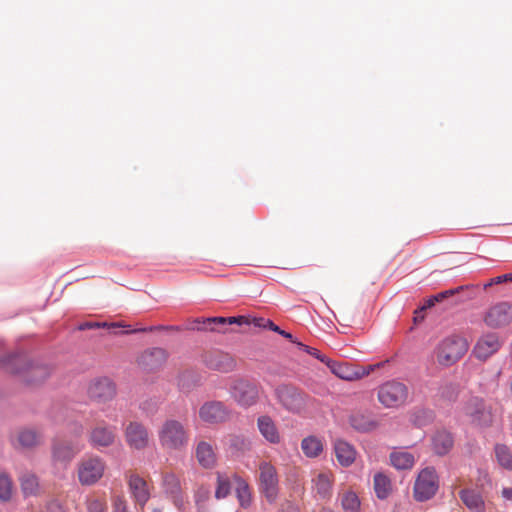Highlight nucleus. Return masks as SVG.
I'll return each mask as SVG.
<instances>
[{
  "instance_id": "nucleus-1",
  "label": "nucleus",
  "mask_w": 512,
  "mask_h": 512,
  "mask_svg": "<svg viewBox=\"0 0 512 512\" xmlns=\"http://www.w3.org/2000/svg\"><path fill=\"white\" fill-rule=\"evenodd\" d=\"M160 447L167 453L182 452L187 449L190 432L184 422L175 419H165L157 429Z\"/></svg>"
},
{
  "instance_id": "nucleus-2",
  "label": "nucleus",
  "mask_w": 512,
  "mask_h": 512,
  "mask_svg": "<svg viewBox=\"0 0 512 512\" xmlns=\"http://www.w3.org/2000/svg\"><path fill=\"white\" fill-rule=\"evenodd\" d=\"M0 362L9 373L21 375L30 384L40 383L50 375L48 366L32 363L25 354L6 356Z\"/></svg>"
},
{
  "instance_id": "nucleus-3",
  "label": "nucleus",
  "mask_w": 512,
  "mask_h": 512,
  "mask_svg": "<svg viewBox=\"0 0 512 512\" xmlns=\"http://www.w3.org/2000/svg\"><path fill=\"white\" fill-rule=\"evenodd\" d=\"M469 344L465 338L450 335L442 339L434 349V357L441 367H451L468 351Z\"/></svg>"
},
{
  "instance_id": "nucleus-4",
  "label": "nucleus",
  "mask_w": 512,
  "mask_h": 512,
  "mask_svg": "<svg viewBox=\"0 0 512 512\" xmlns=\"http://www.w3.org/2000/svg\"><path fill=\"white\" fill-rule=\"evenodd\" d=\"M106 470L107 464L102 457L87 454L77 463V479L82 486H93L104 477Z\"/></svg>"
},
{
  "instance_id": "nucleus-5",
  "label": "nucleus",
  "mask_w": 512,
  "mask_h": 512,
  "mask_svg": "<svg viewBox=\"0 0 512 512\" xmlns=\"http://www.w3.org/2000/svg\"><path fill=\"white\" fill-rule=\"evenodd\" d=\"M463 414L469 419L471 425L477 428H488L494 422L492 406L479 397H470L462 407Z\"/></svg>"
},
{
  "instance_id": "nucleus-6",
  "label": "nucleus",
  "mask_w": 512,
  "mask_h": 512,
  "mask_svg": "<svg viewBox=\"0 0 512 512\" xmlns=\"http://www.w3.org/2000/svg\"><path fill=\"white\" fill-rule=\"evenodd\" d=\"M439 488V476L434 467H425L418 473L413 496L416 501L424 502L431 499Z\"/></svg>"
},
{
  "instance_id": "nucleus-7",
  "label": "nucleus",
  "mask_w": 512,
  "mask_h": 512,
  "mask_svg": "<svg viewBox=\"0 0 512 512\" xmlns=\"http://www.w3.org/2000/svg\"><path fill=\"white\" fill-rule=\"evenodd\" d=\"M275 396L282 408L290 413L298 414L306 407L307 395L293 385H279L275 389Z\"/></svg>"
},
{
  "instance_id": "nucleus-8",
  "label": "nucleus",
  "mask_w": 512,
  "mask_h": 512,
  "mask_svg": "<svg viewBox=\"0 0 512 512\" xmlns=\"http://www.w3.org/2000/svg\"><path fill=\"white\" fill-rule=\"evenodd\" d=\"M408 396L407 387L397 381H389L378 389V400L387 408H396L405 403Z\"/></svg>"
},
{
  "instance_id": "nucleus-9",
  "label": "nucleus",
  "mask_w": 512,
  "mask_h": 512,
  "mask_svg": "<svg viewBox=\"0 0 512 512\" xmlns=\"http://www.w3.org/2000/svg\"><path fill=\"white\" fill-rule=\"evenodd\" d=\"M278 474L272 463L262 461L259 463V487L268 502L272 503L278 495Z\"/></svg>"
},
{
  "instance_id": "nucleus-10",
  "label": "nucleus",
  "mask_w": 512,
  "mask_h": 512,
  "mask_svg": "<svg viewBox=\"0 0 512 512\" xmlns=\"http://www.w3.org/2000/svg\"><path fill=\"white\" fill-rule=\"evenodd\" d=\"M124 477L135 505L143 509L151 497V489L148 482L134 470L126 471Z\"/></svg>"
},
{
  "instance_id": "nucleus-11",
  "label": "nucleus",
  "mask_w": 512,
  "mask_h": 512,
  "mask_svg": "<svg viewBox=\"0 0 512 512\" xmlns=\"http://www.w3.org/2000/svg\"><path fill=\"white\" fill-rule=\"evenodd\" d=\"M231 397L243 407H250L257 402L258 388L245 379H234L230 385Z\"/></svg>"
},
{
  "instance_id": "nucleus-12",
  "label": "nucleus",
  "mask_w": 512,
  "mask_h": 512,
  "mask_svg": "<svg viewBox=\"0 0 512 512\" xmlns=\"http://www.w3.org/2000/svg\"><path fill=\"white\" fill-rule=\"evenodd\" d=\"M127 445L133 450H144L149 446L150 436L147 427L139 421H130L124 428Z\"/></svg>"
},
{
  "instance_id": "nucleus-13",
  "label": "nucleus",
  "mask_w": 512,
  "mask_h": 512,
  "mask_svg": "<svg viewBox=\"0 0 512 512\" xmlns=\"http://www.w3.org/2000/svg\"><path fill=\"white\" fill-rule=\"evenodd\" d=\"M204 365L214 371L229 373L236 369V359L227 352L221 350L207 351L202 355Z\"/></svg>"
},
{
  "instance_id": "nucleus-14",
  "label": "nucleus",
  "mask_w": 512,
  "mask_h": 512,
  "mask_svg": "<svg viewBox=\"0 0 512 512\" xmlns=\"http://www.w3.org/2000/svg\"><path fill=\"white\" fill-rule=\"evenodd\" d=\"M483 321L493 329L509 325L512 323V304L508 302L496 303L485 312Z\"/></svg>"
},
{
  "instance_id": "nucleus-15",
  "label": "nucleus",
  "mask_w": 512,
  "mask_h": 512,
  "mask_svg": "<svg viewBox=\"0 0 512 512\" xmlns=\"http://www.w3.org/2000/svg\"><path fill=\"white\" fill-rule=\"evenodd\" d=\"M117 438L116 427L105 421L98 422L89 432L88 440L94 448H106L112 446Z\"/></svg>"
},
{
  "instance_id": "nucleus-16",
  "label": "nucleus",
  "mask_w": 512,
  "mask_h": 512,
  "mask_svg": "<svg viewBox=\"0 0 512 512\" xmlns=\"http://www.w3.org/2000/svg\"><path fill=\"white\" fill-rule=\"evenodd\" d=\"M502 346V341L498 334L488 332L483 334L476 342L473 348V355L481 361H486L496 354Z\"/></svg>"
},
{
  "instance_id": "nucleus-17",
  "label": "nucleus",
  "mask_w": 512,
  "mask_h": 512,
  "mask_svg": "<svg viewBox=\"0 0 512 512\" xmlns=\"http://www.w3.org/2000/svg\"><path fill=\"white\" fill-rule=\"evenodd\" d=\"M89 398L96 403H106L116 396V386L109 378H99L88 388Z\"/></svg>"
},
{
  "instance_id": "nucleus-18",
  "label": "nucleus",
  "mask_w": 512,
  "mask_h": 512,
  "mask_svg": "<svg viewBox=\"0 0 512 512\" xmlns=\"http://www.w3.org/2000/svg\"><path fill=\"white\" fill-rule=\"evenodd\" d=\"M200 419L208 424L225 422L230 417L229 409L220 401L204 403L199 409Z\"/></svg>"
},
{
  "instance_id": "nucleus-19",
  "label": "nucleus",
  "mask_w": 512,
  "mask_h": 512,
  "mask_svg": "<svg viewBox=\"0 0 512 512\" xmlns=\"http://www.w3.org/2000/svg\"><path fill=\"white\" fill-rule=\"evenodd\" d=\"M167 360V352L162 348H152L144 351L138 357V365L146 371H154L164 365Z\"/></svg>"
},
{
  "instance_id": "nucleus-20",
  "label": "nucleus",
  "mask_w": 512,
  "mask_h": 512,
  "mask_svg": "<svg viewBox=\"0 0 512 512\" xmlns=\"http://www.w3.org/2000/svg\"><path fill=\"white\" fill-rule=\"evenodd\" d=\"M333 449L336 460L342 467H349L355 462L357 451L349 442L337 438L333 441Z\"/></svg>"
},
{
  "instance_id": "nucleus-21",
  "label": "nucleus",
  "mask_w": 512,
  "mask_h": 512,
  "mask_svg": "<svg viewBox=\"0 0 512 512\" xmlns=\"http://www.w3.org/2000/svg\"><path fill=\"white\" fill-rule=\"evenodd\" d=\"M454 446V437L451 432L442 429L436 431L431 437V447L438 456L447 455Z\"/></svg>"
},
{
  "instance_id": "nucleus-22",
  "label": "nucleus",
  "mask_w": 512,
  "mask_h": 512,
  "mask_svg": "<svg viewBox=\"0 0 512 512\" xmlns=\"http://www.w3.org/2000/svg\"><path fill=\"white\" fill-rule=\"evenodd\" d=\"M459 498L471 512H486V504L481 493L473 488L459 491Z\"/></svg>"
},
{
  "instance_id": "nucleus-23",
  "label": "nucleus",
  "mask_w": 512,
  "mask_h": 512,
  "mask_svg": "<svg viewBox=\"0 0 512 512\" xmlns=\"http://www.w3.org/2000/svg\"><path fill=\"white\" fill-rule=\"evenodd\" d=\"M257 427L260 434L271 444H279L281 435L274 420L267 415H262L257 419Z\"/></svg>"
},
{
  "instance_id": "nucleus-24",
  "label": "nucleus",
  "mask_w": 512,
  "mask_h": 512,
  "mask_svg": "<svg viewBox=\"0 0 512 512\" xmlns=\"http://www.w3.org/2000/svg\"><path fill=\"white\" fill-rule=\"evenodd\" d=\"M313 490L316 495L323 500H328L332 496L333 474L331 472L318 473L312 480Z\"/></svg>"
},
{
  "instance_id": "nucleus-25",
  "label": "nucleus",
  "mask_w": 512,
  "mask_h": 512,
  "mask_svg": "<svg viewBox=\"0 0 512 512\" xmlns=\"http://www.w3.org/2000/svg\"><path fill=\"white\" fill-rule=\"evenodd\" d=\"M198 463L205 469L213 468L217 462L216 453L212 445L206 441H200L195 450Z\"/></svg>"
},
{
  "instance_id": "nucleus-26",
  "label": "nucleus",
  "mask_w": 512,
  "mask_h": 512,
  "mask_svg": "<svg viewBox=\"0 0 512 512\" xmlns=\"http://www.w3.org/2000/svg\"><path fill=\"white\" fill-rule=\"evenodd\" d=\"M327 366L334 375L343 380L352 381L360 378V373L348 363L327 360Z\"/></svg>"
},
{
  "instance_id": "nucleus-27",
  "label": "nucleus",
  "mask_w": 512,
  "mask_h": 512,
  "mask_svg": "<svg viewBox=\"0 0 512 512\" xmlns=\"http://www.w3.org/2000/svg\"><path fill=\"white\" fill-rule=\"evenodd\" d=\"M79 451L71 444L64 441H57L53 444V458L60 462H69Z\"/></svg>"
},
{
  "instance_id": "nucleus-28",
  "label": "nucleus",
  "mask_w": 512,
  "mask_h": 512,
  "mask_svg": "<svg viewBox=\"0 0 512 512\" xmlns=\"http://www.w3.org/2000/svg\"><path fill=\"white\" fill-rule=\"evenodd\" d=\"M21 490L25 496H37L40 494L38 477L32 472H24L20 478Z\"/></svg>"
},
{
  "instance_id": "nucleus-29",
  "label": "nucleus",
  "mask_w": 512,
  "mask_h": 512,
  "mask_svg": "<svg viewBox=\"0 0 512 512\" xmlns=\"http://www.w3.org/2000/svg\"><path fill=\"white\" fill-rule=\"evenodd\" d=\"M390 463L398 470H408L414 466L415 457L407 451H394L390 454Z\"/></svg>"
},
{
  "instance_id": "nucleus-30",
  "label": "nucleus",
  "mask_w": 512,
  "mask_h": 512,
  "mask_svg": "<svg viewBox=\"0 0 512 512\" xmlns=\"http://www.w3.org/2000/svg\"><path fill=\"white\" fill-rule=\"evenodd\" d=\"M301 449L305 456L309 458H316L323 451V443L316 436H308L302 440Z\"/></svg>"
},
{
  "instance_id": "nucleus-31",
  "label": "nucleus",
  "mask_w": 512,
  "mask_h": 512,
  "mask_svg": "<svg viewBox=\"0 0 512 512\" xmlns=\"http://www.w3.org/2000/svg\"><path fill=\"white\" fill-rule=\"evenodd\" d=\"M250 319L246 316H237V317H213L208 318L204 321V324H206V328L210 329L211 331H215L216 327L212 325H226V324H238V325H249Z\"/></svg>"
},
{
  "instance_id": "nucleus-32",
  "label": "nucleus",
  "mask_w": 512,
  "mask_h": 512,
  "mask_svg": "<svg viewBox=\"0 0 512 512\" xmlns=\"http://www.w3.org/2000/svg\"><path fill=\"white\" fill-rule=\"evenodd\" d=\"M236 481V496L239 501V504L243 508H247L251 504V492L249 485L246 481L238 477L237 475L233 476Z\"/></svg>"
},
{
  "instance_id": "nucleus-33",
  "label": "nucleus",
  "mask_w": 512,
  "mask_h": 512,
  "mask_svg": "<svg viewBox=\"0 0 512 512\" xmlns=\"http://www.w3.org/2000/svg\"><path fill=\"white\" fill-rule=\"evenodd\" d=\"M374 490L379 499H386L391 492V481L382 473L374 476Z\"/></svg>"
},
{
  "instance_id": "nucleus-34",
  "label": "nucleus",
  "mask_w": 512,
  "mask_h": 512,
  "mask_svg": "<svg viewBox=\"0 0 512 512\" xmlns=\"http://www.w3.org/2000/svg\"><path fill=\"white\" fill-rule=\"evenodd\" d=\"M341 507L344 512H359L360 511V500L357 494L353 491H346L341 495L340 498Z\"/></svg>"
},
{
  "instance_id": "nucleus-35",
  "label": "nucleus",
  "mask_w": 512,
  "mask_h": 512,
  "mask_svg": "<svg viewBox=\"0 0 512 512\" xmlns=\"http://www.w3.org/2000/svg\"><path fill=\"white\" fill-rule=\"evenodd\" d=\"M41 436L34 430L24 429L17 435V441L23 448H31L40 443Z\"/></svg>"
},
{
  "instance_id": "nucleus-36",
  "label": "nucleus",
  "mask_w": 512,
  "mask_h": 512,
  "mask_svg": "<svg viewBox=\"0 0 512 512\" xmlns=\"http://www.w3.org/2000/svg\"><path fill=\"white\" fill-rule=\"evenodd\" d=\"M230 491H231L230 478L226 474L217 472L215 498L218 500L224 499L230 494Z\"/></svg>"
},
{
  "instance_id": "nucleus-37",
  "label": "nucleus",
  "mask_w": 512,
  "mask_h": 512,
  "mask_svg": "<svg viewBox=\"0 0 512 512\" xmlns=\"http://www.w3.org/2000/svg\"><path fill=\"white\" fill-rule=\"evenodd\" d=\"M495 456L501 467L507 470H512V453L508 446L504 444H497L495 446Z\"/></svg>"
},
{
  "instance_id": "nucleus-38",
  "label": "nucleus",
  "mask_w": 512,
  "mask_h": 512,
  "mask_svg": "<svg viewBox=\"0 0 512 512\" xmlns=\"http://www.w3.org/2000/svg\"><path fill=\"white\" fill-rule=\"evenodd\" d=\"M227 444L230 449L235 452H245L250 449V442L247 438L241 435H229L227 437Z\"/></svg>"
},
{
  "instance_id": "nucleus-39",
  "label": "nucleus",
  "mask_w": 512,
  "mask_h": 512,
  "mask_svg": "<svg viewBox=\"0 0 512 512\" xmlns=\"http://www.w3.org/2000/svg\"><path fill=\"white\" fill-rule=\"evenodd\" d=\"M162 484L168 493L176 494L180 491V481L178 477L172 472L163 474Z\"/></svg>"
},
{
  "instance_id": "nucleus-40",
  "label": "nucleus",
  "mask_w": 512,
  "mask_h": 512,
  "mask_svg": "<svg viewBox=\"0 0 512 512\" xmlns=\"http://www.w3.org/2000/svg\"><path fill=\"white\" fill-rule=\"evenodd\" d=\"M350 424L353 428L361 432H368L376 427L373 421L364 419L362 416L353 415L350 417Z\"/></svg>"
},
{
  "instance_id": "nucleus-41",
  "label": "nucleus",
  "mask_w": 512,
  "mask_h": 512,
  "mask_svg": "<svg viewBox=\"0 0 512 512\" xmlns=\"http://www.w3.org/2000/svg\"><path fill=\"white\" fill-rule=\"evenodd\" d=\"M13 484L11 478L6 474H0V500L7 501L11 498Z\"/></svg>"
},
{
  "instance_id": "nucleus-42",
  "label": "nucleus",
  "mask_w": 512,
  "mask_h": 512,
  "mask_svg": "<svg viewBox=\"0 0 512 512\" xmlns=\"http://www.w3.org/2000/svg\"><path fill=\"white\" fill-rule=\"evenodd\" d=\"M88 512H107V503L105 498L90 496L86 500Z\"/></svg>"
},
{
  "instance_id": "nucleus-43",
  "label": "nucleus",
  "mask_w": 512,
  "mask_h": 512,
  "mask_svg": "<svg viewBox=\"0 0 512 512\" xmlns=\"http://www.w3.org/2000/svg\"><path fill=\"white\" fill-rule=\"evenodd\" d=\"M112 512H131L129 503L124 494H115L111 497Z\"/></svg>"
},
{
  "instance_id": "nucleus-44",
  "label": "nucleus",
  "mask_w": 512,
  "mask_h": 512,
  "mask_svg": "<svg viewBox=\"0 0 512 512\" xmlns=\"http://www.w3.org/2000/svg\"><path fill=\"white\" fill-rule=\"evenodd\" d=\"M210 498V491L208 488L200 487L195 494V504L198 510H202L205 507L206 502Z\"/></svg>"
},
{
  "instance_id": "nucleus-45",
  "label": "nucleus",
  "mask_w": 512,
  "mask_h": 512,
  "mask_svg": "<svg viewBox=\"0 0 512 512\" xmlns=\"http://www.w3.org/2000/svg\"><path fill=\"white\" fill-rule=\"evenodd\" d=\"M251 323L256 327L268 328L272 331H278V326L275 325L272 321L265 318H254Z\"/></svg>"
},
{
  "instance_id": "nucleus-46",
  "label": "nucleus",
  "mask_w": 512,
  "mask_h": 512,
  "mask_svg": "<svg viewBox=\"0 0 512 512\" xmlns=\"http://www.w3.org/2000/svg\"><path fill=\"white\" fill-rule=\"evenodd\" d=\"M457 394H458V388L453 384L444 386L441 391L442 397L448 398L449 400L456 399Z\"/></svg>"
},
{
  "instance_id": "nucleus-47",
  "label": "nucleus",
  "mask_w": 512,
  "mask_h": 512,
  "mask_svg": "<svg viewBox=\"0 0 512 512\" xmlns=\"http://www.w3.org/2000/svg\"><path fill=\"white\" fill-rule=\"evenodd\" d=\"M463 287L460 286V287H457V288H454V289H449V290H446V291H442L440 293H437L435 295V297L437 298V301L438 302H442L444 301L445 299L451 297V296H454L455 294L459 293L460 290H462Z\"/></svg>"
},
{
  "instance_id": "nucleus-48",
  "label": "nucleus",
  "mask_w": 512,
  "mask_h": 512,
  "mask_svg": "<svg viewBox=\"0 0 512 512\" xmlns=\"http://www.w3.org/2000/svg\"><path fill=\"white\" fill-rule=\"evenodd\" d=\"M507 281H512V273L500 275L490 279V281L487 284H485V288L490 287L494 284H501Z\"/></svg>"
},
{
  "instance_id": "nucleus-49",
  "label": "nucleus",
  "mask_w": 512,
  "mask_h": 512,
  "mask_svg": "<svg viewBox=\"0 0 512 512\" xmlns=\"http://www.w3.org/2000/svg\"><path fill=\"white\" fill-rule=\"evenodd\" d=\"M306 350L309 354L313 355L317 359H319L321 362L325 363L327 365V360H330L326 356L322 355L317 349L306 347Z\"/></svg>"
},
{
  "instance_id": "nucleus-50",
  "label": "nucleus",
  "mask_w": 512,
  "mask_h": 512,
  "mask_svg": "<svg viewBox=\"0 0 512 512\" xmlns=\"http://www.w3.org/2000/svg\"><path fill=\"white\" fill-rule=\"evenodd\" d=\"M44 512H66L65 509L57 502H51L46 506Z\"/></svg>"
},
{
  "instance_id": "nucleus-51",
  "label": "nucleus",
  "mask_w": 512,
  "mask_h": 512,
  "mask_svg": "<svg viewBox=\"0 0 512 512\" xmlns=\"http://www.w3.org/2000/svg\"><path fill=\"white\" fill-rule=\"evenodd\" d=\"M70 429H71L72 433H74V435H76V436H81L84 431L83 425L79 422L72 423Z\"/></svg>"
},
{
  "instance_id": "nucleus-52",
  "label": "nucleus",
  "mask_w": 512,
  "mask_h": 512,
  "mask_svg": "<svg viewBox=\"0 0 512 512\" xmlns=\"http://www.w3.org/2000/svg\"><path fill=\"white\" fill-rule=\"evenodd\" d=\"M501 495L505 500L512 501V488L511 487L503 488Z\"/></svg>"
},
{
  "instance_id": "nucleus-53",
  "label": "nucleus",
  "mask_w": 512,
  "mask_h": 512,
  "mask_svg": "<svg viewBox=\"0 0 512 512\" xmlns=\"http://www.w3.org/2000/svg\"><path fill=\"white\" fill-rule=\"evenodd\" d=\"M106 324H100V323H85L79 327L80 330L84 329H92V328H99L101 326H105Z\"/></svg>"
},
{
  "instance_id": "nucleus-54",
  "label": "nucleus",
  "mask_w": 512,
  "mask_h": 512,
  "mask_svg": "<svg viewBox=\"0 0 512 512\" xmlns=\"http://www.w3.org/2000/svg\"><path fill=\"white\" fill-rule=\"evenodd\" d=\"M436 303H438L437 298L435 297V295H433L426 300V303L423 308H430L434 306Z\"/></svg>"
},
{
  "instance_id": "nucleus-55",
  "label": "nucleus",
  "mask_w": 512,
  "mask_h": 512,
  "mask_svg": "<svg viewBox=\"0 0 512 512\" xmlns=\"http://www.w3.org/2000/svg\"><path fill=\"white\" fill-rule=\"evenodd\" d=\"M276 332L279 333L280 335L284 336L285 338L292 340V334H290L289 332L281 330L279 327H278V331H276Z\"/></svg>"
},
{
  "instance_id": "nucleus-56",
  "label": "nucleus",
  "mask_w": 512,
  "mask_h": 512,
  "mask_svg": "<svg viewBox=\"0 0 512 512\" xmlns=\"http://www.w3.org/2000/svg\"><path fill=\"white\" fill-rule=\"evenodd\" d=\"M152 512H162V510L160 508H154Z\"/></svg>"
},
{
  "instance_id": "nucleus-57",
  "label": "nucleus",
  "mask_w": 512,
  "mask_h": 512,
  "mask_svg": "<svg viewBox=\"0 0 512 512\" xmlns=\"http://www.w3.org/2000/svg\"><path fill=\"white\" fill-rule=\"evenodd\" d=\"M215 327H217L218 325H214ZM217 331H222V333H225V330H220L218 328H216Z\"/></svg>"
}]
</instances>
